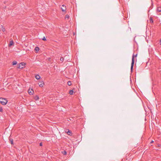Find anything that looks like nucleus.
<instances>
[{
    "label": "nucleus",
    "mask_w": 161,
    "mask_h": 161,
    "mask_svg": "<svg viewBox=\"0 0 161 161\" xmlns=\"http://www.w3.org/2000/svg\"><path fill=\"white\" fill-rule=\"evenodd\" d=\"M136 56H137V54H136V55H135V57H136Z\"/></svg>",
    "instance_id": "nucleus-28"
},
{
    "label": "nucleus",
    "mask_w": 161,
    "mask_h": 161,
    "mask_svg": "<svg viewBox=\"0 0 161 161\" xmlns=\"http://www.w3.org/2000/svg\"><path fill=\"white\" fill-rule=\"evenodd\" d=\"M8 101L6 99L0 98V103L3 105H6Z\"/></svg>",
    "instance_id": "nucleus-1"
},
{
    "label": "nucleus",
    "mask_w": 161,
    "mask_h": 161,
    "mask_svg": "<svg viewBox=\"0 0 161 161\" xmlns=\"http://www.w3.org/2000/svg\"><path fill=\"white\" fill-rule=\"evenodd\" d=\"M42 40L43 41H46V38L45 37H44L42 38Z\"/></svg>",
    "instance_id": "nucleus-23"
},
{
    "label": "nucleus",
    "mask_w": 161,
    "mask_h": 161,
    "mask_svg": "<svg viewBox=\"0 0 161 161\" xmlns=\"http://www.w3.org/2000/svg\"><path fill=\"white\" fill-rule=\"evenodd\" d=\"M17 67L18 68H19V69H21L23 68V67L21 66V64H20V63L19 64H17Z\"/></svg>",
    "instance_id": "nucleus-11"
},
{
    "label": "nucleus",
    "mask_w": 161,
    "mask_h": 161,
    "mask_svg": "<svg viewBox=\"0 0 161 161\" xmlns=\"http://www.w3.org/2000/svg\"><path fill=\"white\" fill-rule=\"evenodd\" d=\"M37 80H39L41 78L40 76L38 75H37L35 76Z\"/></svg>",
    "instance_id": "nucleus-6"
},
{
    "label": "nucleus",
    "mask_w": 161,
    "mask_h": 161,
    "mask_svg": "<svg viewBox=\"0 0 161 161\" xmlns=\"http://www.w3.org/2000/svg\"><path fill=\"white\" fill-rule=\"evenodd\" d=\"M67 84L69 86H70V85H71V82L70 81H68V82H67Z\"/></svg>",
    "instance_id": "nucleus-17"
},
{
    "label": "nucleus",
    "mask_w": 161,
    "mask_h": 161,
    "mask_svg": "<svg viewBox=\"0 0 161 161\" xmlns=\"http://www.w3.org/2000/svg\"><path fill=\"white\" fill-rule=\"evenodd\" d=\"M2 30L3 31H4L5 30V29L4 28H3V27H2Z\"/></svg>",
    "instance_id": "nucleus-22"
},
{
    "label": "nucleus",
    "mask_w": 161,
    "mask_h": 161,
    "mask_svg": "<svg viewBox=\"0 0 161 161\" xmlns=\"http://www.w3.org/2000/svg\"><path fill=\"white\" fill-rule=\"evenodd\" d=\"M62 153L64 154V155H66V154H67V152L66 151H63L62 152Z\"/></svg>",
    "instance_id": "nucleus-19"
},
{
    "label": "nucleus",
    "mask_w": 161,
    "mask_h": 161,
    "mask_svg": "<svg viewBox=\"0 0 161 161\" xmlns=\"http://www.w3.org/2000/svg\"><path fill=\"white\" fill-rule=\"evenodd\" d=\"M38 84L40 87H42L44 85V83L42 81H40L38 83Z\"/></svg>",
    "instance_id": "nucleus-3"
},
{
    "label": "nucleus",
    "mask_w": 161,
    "mask_h": 161,
    "mask_svg": "<svg viewBox=\"0 0 161 161\" xmlns=\"http://www.w3.org/2000/svg\"><path fill=\"white\" fill-rule=\"evenodd\" d=\"M134 56H135V55H133L132 58V62H131V68H130V70L131 72H132L133 66H134Z\"/></svg>",
    "instance_id": "nucleus-2"
},
{
    "label": "nucleus",
    "mask_w": 161,
    "mask_h": 161,
    "mask_svg": "<svg viewBox=\"0 0 161 161\" xmlns=\"http://www.w3.org/2000/svg\"><path fill=\"white\" fill-rule=\"evenodd\" d=\"M153 141H152L151 142H150V143H153Z\"/></svg>",
    "instance_id": "nucleus-26"
},
{
    "label": "nucleus",
    "mask_w": 161,
    "mask_h": 161,
    "mask_svg": "<svg viewBox=\"0 0 161 161\" xmlns=\"http://www.w3.org/2000/svg\"><path fill=\"white\" fill-rule=\"evenodd\" d=\"M13 44V40L10 39V43L9 44V46H11V45H12Z\"/></svg>",
    "instance_id": "nucleus-5"
},
{
    "label": "nucleus",
    "mask_w": 161,
    "mask_h": 161,
    "mask_svg": "<svg viewBox=\"0 0 161 161\" xmlns=\"http://www.w3.org/2000/svg\"><path fill=\"white\" fill-rule=\"evenodd\" d=\"M69 17V16L68 15H66L65 16V19H68Z\"/></svg>",
    "instance_id": "nucleus-21"
},
{
    "label": "nucleus",
    "mask_w": 161,
    "mask_h": 161,
    "mask_svg": "<svg viewBox=\"0 0 161 161\" xmlns=\"http://www.w3.org/2000/svg\"><path fill=\"white\" fill-rule=\"evenodd\" d=\"M40 146H42V142H41V143H40Z\"/></svg>",
    "instance_id": "nucleus-24"
},
{
    "label": "nucleus",
    "mask_w": 161,
    "mask_h": 161,
    "mask_svg": "<svg viewBox=\"0 0 161 161\" xmlns=\"http://www.w3.org/2000/svg\"><path fill=\"white\" fill-rule=\"evenodd\" d=\"M9 140L10 142V143L11 144H13V140L12 139H9Z\"/></svg>",
    "instance_id": "nucleus-18"
},
{
    "label": "nucleus",
    "mask_w": 161,
    "mask_h": 161,
    "mask_svg": "<svg viewBox=\"0 0 161 161\" xmlns=\"http://www.w3.org/2000/svg\"><path fill=\"white\" fill-rule=\"evenodd\" d=\"M3 112V109L2 107L0 106V112Z\"/></svg>",
    "instance_id": "nucleus-20"
},
{
    "label": "nucleus",
    "mask_w": 161,
    "mask_h": 161,
    "mask_svg": "<svg viewBox=\"0 0 161 161\" xmlns=\"http://www.w3.org/2000/svg\"><path fill=\"white\" fill-rule=\"evenodd\" d=\"M20 64H21V66L23 67V68H24L25 67V64L24 63H20Z\"/></svg>",
    "instance_id": "nucleus-8"
},
{
    "label": "nucleus",
    "mask_w": 161,
    "mask_h": 161,
    "mask_svg": "<svg viewBox=\"0 0 161 161\" xmlns=\"http://www.w3.org/2000/svg\"><path fill=\"white\" fill-rule=\"evenodd\" d=\"M157 12L160 13L161 12V7H158L157 9Z\"/></svg>",
    "instance_id": "nucleus-7"
},
{
    "label": "nucleus",
    "mask_w": 161,
    "mask_h": 161,
    "mask_svg": "<svg viewBox=\"0 0 161 161\" xmlns=\"http://www.w3.org/2000/svg\"><path fill=\"white\" fill-rule=\"evenodd\" d=\"M35 50L36 52H37L39 50V48L37 47H36L35 49Z\"/></svg>",
    "instance_id": "nucleus-10"
},
{
    "label": "nucleus",
    "mask_w": 161,
    "mask_h": 161,
    "mask_svg": "<svg viewBox=\"0 0 161 161\" xmlns=\"http://www.w3.org/2000/svg\"><path fill=\"white\" fill-rule=\"evenodd\" d=\"M34 98L35 100L37 101L39 99V97L38 96L36 95L34 97Z\"/></svg>",
    "instance_id": "nucleus-12"
},
{
    "label": "nucleus",
    "mask_w": 161,
    "mask_h": 161,
    "mask_svg": "<svg viewBox=\"0 0 161 161\" xmlns=\"http://www.w3.org/2000/svg\"><path fill=\"white\" fill-rule=\"evenodd\" d=\"M30 91V90H29L28 91V93L29 94H30L31 95H32L33 94V91L32 92L31 91Z\"/></svg>",
    "instance_id": "nucleus-15"
},
{
    "label": "nucleus",
    "mask_w": 161,
    "mask_h": 161,
    "mask_svg": "<svg viewBox=\"0 0 161 161\" xmlns=\"http://www.w3.org/2000/svg\"><path fill=\"white\" fill-rule=\"evenodd\" d=\"M69 93L70 95H72L73 93V91L72 90H70L69 92Z\"/></svg>",
    "instance_id": "nucleus-16"
},
{
    "label": "nucleus",
    "mask_w": 161,
    "mask_h": 161,
    "mask_svg": "<svg viewBox=\"0 0 161 161\" xmlns=\"http://www.w3.org/2000/svg\"><path fill=\"white\" fill-rule=\"evenodd\" d=\"M149 21L151 23H153V21L152 18L150 17V18L149 19Z\"/></svg>",
    "instance_id": "nucleus-9"
},
{
    "label": "nucleus",
    "mask_w": 161,
    "mask_h": 161,
    "mask_svg": "<svg viewBox=\"0 0 161 161\" xmlns=\"http://www.w3.org/2000/svg\"><path fill=\"white\" fill-rule=\"evenodd\" d=\"M67 133L69 135H71L72 134V132L71 131L68 130L67 132Z\"/></svg>",
    "instance_id": "nucleus-13"
},
{
    "label": "nucleus",
    "mask_w": 161,
    "mask_h": 161,
    "mask_svg": "<svg viewBox=\"0 0 161 161\" xmlns=\"http://www.w3.org/2000/svg\"><path fill=\"white\" fill-rule=\"evenodd\" d=\"M63 59H64L63 58H61L60 59L61 61H63Z\"/></svg>",
    "instance_id": "nucleus-25"
},
{
    "label": "nucleus",
    "mask_w": 161,
    "mask_h": 161,
    "mask_svg": "<svg viewBox=\"0 0 161 161\" xmlns=\"http://www.w3.org/2000/svg\"><path fill=\"white\" fill-rule=\"evenodd\" d=\"M17 64V62L16 61H14L12 62L13 65H15Z\"/></svg>",
    "instance_id": "nucleus-14"
},
{
    "label": "nucleus",
    "mask_w": 161,
    "mask_h": 161,
    "mask_svg": "<svg viewBox=\"0 0 161 161\" xmlns=\"http://www.w3.org/2000/svg\"><path fill=\"white\" fill-rule=\"evenodd\" d=\"M159 42L160 43H161V39H160L159 40Z\"/></svg>",
    "instance_id": "nucleus-27"
},
{
    "label": "nucleus",
    "mask_w": 161,
    "mask_h": 161,
    "mask_svg": "<svg viewBox=\"0 0 161 161\" xmlns=\"http://www.w3.org/2000/svg\"><path fill=\"white\" fill-rule=\"evenodd\" d=\"M61 8L63 11H65L66 9V6L64 5H62Z\"/></svg>",
    "instance_id": "nucleus-4"
}]
</instances>
